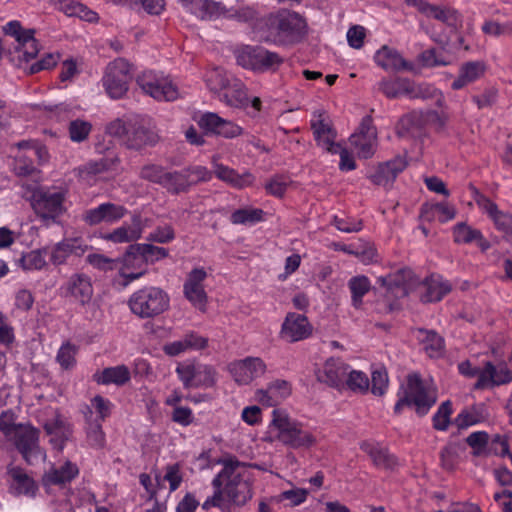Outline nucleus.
<instances>
[{
  "label": "nucleus",
  "instance_id": "a211bd4d",
  "mask_svg": "<svg viewBox=\"0 0 512 512\" xmlns=\"http://www.w3.org/2000/svg\"><path fill=\"white\" fill-rule=\"evenodd\" d=\"M349 141L357 149L360 158H371L377 146V132L369 117L362 120L357 133L350 136Z\"/></svg>",
  "mask_w": 512,
  "mask_h": 512
},
{
  "label": "nucleus",
  "instance_id": "c85d7f7f",
  "mask_svg": "<svg viewBox=\"0 0 512 512\" xmlns=\"http://www.w3.org/2000/svg\"><path fill=\"white\" fill-rule=\"evenodd\" d=\"M486 72L483 61H467L460 65L457 77L451 84L453 90H460L481 79Z\"/></svg>",
  "mask_w": 512,
  "mask_h": 512
},
{
  "label": "nucleus",
  "instance_id": "4468645a",
  "mask_svg": "<svg viewBox=\"0 0 512 512\" xmlns=\"http://www.w3.org/2000/svg\"><path fill=\"white\" fill-rule=\"evenodd\" d=\"M60 293L71 302L86 306L91 302L94 294L92 279L82 272L73 273L61 285Z\"/></svg>",
  "mask_w": 512,
  "mask_h": 512
},
{
  "label": "nucleus",
  "instance_id": "603ef678",
  "mask_svg": "<svg viewBox=\"0 0 512 512\" xmlns=\"http://www.w3.org/2000/svg\"><path fill=\"white\" fill-rule=\"evenodd\" d=\"M436 214L439 221L445 223L455 217L456 210L448 203H437L432 206L425 205L422 207L421 217L423 219L430 221Z\"/></svg>",
  "mask_w": 512,
  "mask_h": 512
},
{
  "label": "nucleus",
  "instance_id": "393cba45",
  "mask_svg": "<svg viewBox=\"0 0 512 512\" xmlns=\"http://www.w3.org/2000/svg\"><path fill=\"white\" fill-rule=\"evenodd\" d=\"M291 394L290 384L285 380H275L267 388L255 392V400L265 406H275Z\"/></svg>",
  "mask_w": 512,
  "mask_h": 512
},
{
  "label": "nucleus",
  "instance_id": "9b49d317",
  "mask_svg": "<svg viewBox=\"0 0 512 512\" xmlns=\"http://www.w3.org/2000/svg\"><path fill=\"white\" fill-rule=\"evenodd\" d=\"M132 75V65L127 60L118 58L110 62L102 78L108 96L112 99L122 98L129 89Z\"/></svg>",
  "mask_w": 512,
  "mask_h": 512
},
{
  "label": "nucleus",
  "instance_id": "c03bdc74",
  "mask_svg": "<svg viewBox=\"0 0 512 512\" xmlns=\"http://www.w3.org/2000/svg\"><path fill=\"white\" fill-rule=\"evenodd\" d=\"M378 89L388 98L409 96L412 92V82L407 78L383 79Z\"/></svg>",
  "mask_w": 512,
  "mask_h": 512
},
{
  "label": "nucleus",
  "instance_id": "8fccbe9b",
  "mask_svg": "<svg viewBox=\"0 0 512 512\" xmlns=\"http://www.w3.org/2000/svg\"><path fill=\"white\" fill-rule=\"evenodd\" d=\"M49 247L31 250L21 256L18 260L20 267L26 271L41 270L47 266L46 257Z\"/></svg>",
  "mask_w": 512,
  "mask_h": 512
},
{
  "label": "nucleus",
  "instance_id": "6e6552de",
  "mask_svg": "<svg viewBox=\"0 0 512 512\" xmlns=\"http://www.w3.org/2000/svg\"><path fill=\"white\" fill-rule=\"evenodd\" d=\"M28 465H33L46 458L40 446V431L30 423L19 424L18 429L7 439Z\"/></svg>",
  "mask_w": 512,
  "mask_h": 512
},
{
  "label": "nucleus",
  "instance_id": "13d9d810",
  "mask_svg": "<svg viewBox=\"0 0 512 512\" xmlns=\"http://www.w3.org/2000/svg\"><path fill=\"white\" fill-rule=\"evenodd\" d=\"M409 97L422 99L434 98L436 100V104L439 107H442L445 103L442 92L436 89L434 86L426 83L415 85L412 82V92L409 93Z\"/></svg>",
  "mask_w": 512,
  "mask_h": 512
},
{
  "label": "nucleus",
  "instance_id": "a878e982",
  "mask_svg": "<svg viewBox=\"0 0 512 512\" xmlns=\"http://www.w3.org/2000/svg\"><path fill=\"white\" fill-rule=\"evenodd\" d=\"M142 232V219L140 215H134L130 223H124L112 232L104 234L102 239L116 244L129 243L140 239Z\"/></svg>",
  "mask_w": 512,
  "mask_h": 512
},
{
  "label": "nucleus",
  "instance_id": "412c9836",
  "mask_svg": "<svg viewBox=\"0 0 512 512\" xmlns=\"http://www.w3.org/2000/svg\"><path fill=\"white\" fill-rule=\"evenodd\" d=\"M348 365L340 359L330 358L316 371L317 380L330 387L340 389L345 385Z\"/></svg>",
  "mask_w": 512,
  "mask_h": 512
},
{
  "label": "nucleus",
  "instance_id": "f3484780",
  "mask_svg": "<svg viewBox=\"0 0 512 512\" xmlns=\"http://www.w3.org/2000/svg\"><path fill=\"white\" fill-rule=\"evenodd\" d=\"M313 327L305 315L290 312L286 315L280 330V337L294 343L310 337Z\"/></svg>",
  "mask_w": 512,
  "mask_h": 512
},
{
  "label": "nucleus",
  "instance_id": "bf43d9fd",
  "mask_svg": "<svg viewBox=\"0 0 512 512\" xmlns=\"http://www.w3.org/2000/svg\"><path fill=\"white\" fill-rule=\"evenodd\" d=\"M222 122H224V118L213 112H205L197 120V124L201 129L217 136H219V132L222 129Z\"/></svg>",
  "mask_w": 512,
  "mask_h": 512
},
{
  "label": "nucleus",
  "instance_id": "338daca9",
  "mask_svg": "<svg viewBox=\"0 0 512 512\" xmlns=\"http://www.w3.org/2000/svg\"><path fill=\"white\" fill-rule=\"evenodd\" d=\"M345 384L352 390L366 391L369 388V379L367 375L361 371L350 370L348 366V375Z\"/></svg>",
  "mask_w": 512,
  "mask_h": 512
},
{
  "label": "nucleus",
  "instance_id": "a18cd8bd",
  "mask_svg": "<svg viewBox=\"0 0 512 512\" xmlns=\"http://www.w3.org/2000/svg\"><path fill=\"white\" fill-rule=\"evenodd\" d=\"M18 153L15 156L13 169L18 176H29L36 171L34 158L29 154V142L18 143Z\"/></svg>",
  "mask_w": 512,
  "mask_h": 512
},
{
  "label": "nucleus",
  "instance_id": "5701e85b",
  "mask_svg": "<svg viewBox=\"0 0 512 512\" xmlns=\"http://www.w3.org/2000/svg\"><path fill=\"white\" fill-rule=\"evenodd\" d=\"M9 491L16 496H35L38 486L34 479L21 467L8 466L7 468Z\"/></svg>",
  "mask_w": 512,
  "mask_h": 512
},
{
  "label": "nucleus",
  "instance_id": "473e14b6",
  "mask_svg": "<svg viewBox=\"0 0 512 512\" xmlns=\"http://www.w3.org/2000/svg\"><path fill=\"white\" fill-rule=\"evenodd\" d=\"M49 3L69 17L77 16L91 23H95L99 20L98 14L82 4L79 0H49Z\"/></svg>",
  "mask_w": 512,
  "mask_h": 512
},
{
  "label": "nucleus",
  "instance_id": "2f4dec72",
  "mask_svg": "<svg viewBox=\"0 0 512 512\" xmlns=\"http://www.w3.org/2000/svg\"><path fill=\"white\" fill-rule=\"evenodd\" d=\"M44 430L50 437L49 442L51 445L58 450L64 448L65 443L71 438L73 433L71 424L65 422L60 417L47 421L44 424Z\"/></svg>",
  "mask_w": 512,
  "mask_h": 512
},
{
  "label": "nucleus",
  "instance_id": "0eeeda50",
  "mask_svg": "<svg viewBox=\"0 0 512 512\" xmlns=\"http://www.w3.org/2000/svg\"><path fill=\"white\" fill-rule=\"evenodd\" d=\"M136 83L145 94L158 101H174L179 97L177 84L160 71L144 70L136 76Z\"/></svg>",
  "mask_w": 512,
  "mask_h": 512
},
{
  "label": "nucleus",
  "instance_id": "f03ea898",
  "mask_svg": "<svg viewBox=\"0 0 512 512\" xmlns=\"http://www.w3.org/2000/svg\"><path fill=\"white\" fill-rule=\"evenodd\" d=\"M216 476L223 481L226 496L232 504L242 506L252 498V479L246 463L236 458L225 459L222 470Z\"/></svg>",
  "mask_w": 512,
  "mask_h": 512
},
{
  "label": "nucleus",
  "instance_id": "3c124183",
  "mask_svg": "<svg viewBox=\"0 0 512 512\" xmlns=\"http://www.w3.org/2000/svg\"><path fill=\"white\" fill-rule=\"evenodd\" d=\"M348 288L351 292L352 306L356 309L361 308L363 297L370 291V280L364 276H354L348 281Z\"/></svg>",
  "mask_w": 512,
  "mask_h": 512
},
{
  "label": "nucleus",
  "instance_id": "bb28decb",
  "mask_svg": "<svg viewBox=\"0 0 512 512\" xmlns=\"http://www.w3.org/2000/svg\"><path fill=\"white\" fill-rule=\"evenodd\" d=\"M421 300L423 302H437L447 295L452 285L439 274H432L421 284Z\"/></svg>",
  "mask_w": 512,
  "mask_h": 512
},
{
  "label": "nucleus",
  "instance_id": "a19ab883",
  "mask_svg": "<svg viewBox=\"0 0 512 512\" xmlns=\"http://www.w3.org/2000/svg\"><path fill=\"white\" fill-rule=\"evenodd\" d=\"M94 380L102 385L114 384L122 386L130 380V371L125 365L108 367L101 372L95 373Z\"/></svg>",
  "mask_w": 512,
  "mask_h": 512
},
{
  "label": "nucleus",
  "instance_id": "774afa93",
  "mask_svg": "<svg viewBox=\"0 0 512 512\" xmlns=\"http://www.w3.org/2000/svg\"><path fill=\"white\" fill-rule=\"evenodd\" d=\"M186 173V177L188 178L189 187L195 185L199 182H207L212 178V172L209 171L206 167L195 165L190 166L184 169Z\"/></svg>",
  "mask_w": 512,
  "mask_h": 512
},
{
  "label": "nucleus",
  "instance_id": "58836bf2",
  "mask_svg": "<svg viewBox=\"0 0 512 512\" xmlns=\"http://www.w3.org/2000/svg\"><path fill=\"white\" fill-rule=\"evenodd\" d=\"M79 473L76 464L66 461L64 464L52 467L44 475V482L47 485H61L73 480Z\"/></svg>",
  "mask_w": 512,
  "mask_h": 512
},
{
  "label": "nucleus",
  "instance_id": "20e7f679",
  "mask_svg": "<svg viewBox=\"0 0 512 512\" xmlns=\"http://www.w3.org/2000/svg\"><path fill=\"white\" fill-rule=\"evenodd\" d=\"M398 396L394 406L395 413H400L404 406H414L419 415H425L436 402L434 392L416 373L408 375L407 386Z\"/></svg>",
  "mask_w": 512,
  "mask_h": 512
},
{
  "label": "nucleus",
  "instance_id": "ddd939ff",
  "mask_svg": "<svg viewBox=\"0 0 512 512\" xmlns=\"http://www.w3.org/2000/svg\"><path fill=\"white\" fill-rule=\"evenodd\" d=\"M2 30L5 35L15 40L14 49L23 57V60L28 62L37 56L39 48L34 29L24 28L19 21L12 20L7 22Z\"/></svg>",
  "mask_w": 512,
  "mask_h": 512
},
{
  "label": "nucleus",
  "instance_id": "c9c22d12",
  "mask_svg": "<svg viewBox=\"0 0 512 512\" xmlns=\"http://www.w3.org/2000/svg\"><path fill=\"white\" fill-rule=\"evenodd\" d=\"M206 345V338L195 333H189L179 340L167 343L163 350L169 356H178L187 351L203 349Z\"/></svg>",
  "mask_w": 512,
  "mask_h": 512
},
{
  "label": "nucleus",
  "instance_id": "9d476101",
  "mask_svg": "<svg viewBox=\"0 0 512 512\" xmlns=\"http://www.w3.org/2000/svg\"><path fill=\"white\" fill-rule=\"evenodd\" d=\"M176 373L187 389L211 388L217 383L218 373L210 365L196 361H183L176 367Z\"/></svg>",
  "mask_w": 512,
  "mask_h": 512
},
{
  "label": "nucleus",
  "instance_id": "7ed1b4c3",
  "mask_svg": "<svg viewBox=\"0 0 512 512\" xmlns=\"http://www.w3.org/2000/svg\"><path fill=\"white\" fill-rule=\"evenodd\" d=\"M270 435L286 446L294 449L310 448L316 443V437L293 420L284 409H274L269 424Z\"/></svg>",
  "mask_w": 512,
  "mask_h": 512
},
{
  "label": "nucleus",
  "instance_id": "37998d69",
  "mask_svg": "<svg viewBox=\"0 0 512 512\" xmlns=\"http://www.w3.org/2000/svg\"><path fill=\"white\" fill-rule=\"evenodd\" d=\"M417 339L422 349L431 358H438L443 353L444 340L434 331L419 329L417 331Z\"/></svg>",
  "mask_w": 512,
  "mask_h": 512
},
{
  "label": "nucleus",
  "instance_id": "69168bd1",
  "mask_svg": "<svg viewBox=\"0 0 512 512\" xmlns=\"http://www.w3.org/2000/svg\"><path fill=\"white\" fill-rule=\"evenodd\" d=\"M452 414V404L450 401L443 402L433 416V426L435 429L445 431L450 423Z\"/></svg>",
  "mask_w": 512,
  "mask_h": 512
},
{
  "label": "nucleus",
  "instance_id": "4be33fe9",
  "mask_svg": "<svg viewBox=\"0 0 512 512\" xmlns=\"http://www.w3.org/2000/svg\"><path fill=\"white\" fill-rule=\"evenodd\" d=\"M206 277L207 273L203 268H195L188 274L184 283L185 297L199 309L205 306L207 300L203 285Z\"/></svg>",
  "mask_w": 512,
  "mask_h": 512
},
{
  "label": "nucleus",
  "instance_id": "4d7b16f0",
  "mask_svg": "<svg viewBox=\"0 0 512 512\" xmlns=\"http://www.w3.org/2000/svg\"><path fill=\"white\" fill-rule=\"evenodd\" d=\"M117 260L119 261V266L118 268H116V270H119V268H125L128 271L145 270V261L143 259V255L140 254V251H138L137 245L130 246L126 253L123 255V257Z\"/></svg>",
  "mask_w": 512,
  "mask_h": 512
},
{
  "label": "nucleus",
  "instance_id": "f8f14e48",
  "mask_svg": "<svg viewBox=\"0 0 512 512\" xmlns=\"http://www.w3.org/2000/svg\"><path fill=\"white\" fill-rule=\"evenodd\" d=\"M237 64L253 71H266L277 67L281 57L261 46L243 45L235 50Z\"/></svg>",
  "mask_w": 512,
  "mask_h": 512
},
{
  "label": "nucleus",
  "instance_id": "79ce46f5",
  "mask_svg": "<svg viewBox=\"0 0 512 512\" xmlns=\"http://www.w3.org/2000/svg\"><path fill=\"white\" fill-rule=\"evenodd\" d=\"M412 277V272L407 269L399 270L395 273L388 274L387 276H380L377 278V283L386 287L389 291L396 290V296L406 295V285Z\"/></svg>",
  "mask_w": 512,
  "mask_h": 512
},
{
  "label": "nucleus",
  "instance_id": "09e8293b",
  "mask_svg": "<svg viewBox=\"0 0 512 512\" xmlns=\"http://www.w3.org/2000/svg\"><path fill=\"white\" fill-rule=\"evenodd\" d=\"M212 486L214 488V493L211 497H208L202 504V508L204 510H209L211 508H219L223 512L229 510L231 501L226 496L225 488L223 486V481H219V478L215 476L212 480Z\"/></svg>",
  "mask_w": 512,
  "mask_h": 512
},
{
  "label": "nucleus",
  "instance_id": "cd10ccee",
  "mask_svg": "<svg viewBox=\"0 0 512 512\" xmlns=\"http://www.w3.org/2000/svg\"><path fill=\"white\" fill-rule=\"evenodd\" d=\"M373 59L379 67L386 71H401L412 68L411 63L407 62L398 50L387 45L378 49Z\"/></svg>",
  "mask_w": 512,
  "mask_h": 512
},
{
  "label": "nucleus",
  "instance_id": "680f3d73",
  "mask_svg": "<svg viewBox=\"0 0 512 512\" xmlns=\"http://www.w3.org/2000/svg\"><path fill=\"white\" fill-rule=\"evenodd\" d=\"M86 261L93 268L103 272L116 270V268H118L119 266V261L117 259H112L99 253L88 254L86 257Z\"/></svg>",
  "mask_w": 512,
  "mask_h": 512
},
{
  "label": "nucleus",
  "instance_id": "e2e57ef3",
  "mask_svg": "<svg viewBox=\"0 0 512 512\" xmlns=\"http://www.w3.org/2000/svg\"><path fill=\"white\" fill-rule=\"evenodd\" d=\"M77 353V347L70 342L62 344L59 348L56 359L60 366L64 369L72 368L75 363V356Z\"/></svg>",
  "mask_w": 512,
  "mask_h": 512
},
{
  "label": "nucleus",
  "instance_id": "f704fd0d",
  "mask_svg": "<svg viewBox=\"0 0 512 512\" xmlns=\"http://www.w3.org/2000/svg\"><path fill=\"white\" fill-rule=\"evenodd\" d=\"M360 448L371 458L375 466L383 469H392L396 464V458L389 453L388 449L374 441H364Z\"/></svg>",
  "mask_w": 512,
  "mask_h": 512
},
{
  "label": "nucleus",
  "instance_id": "5fc2aeb1",
  "mask_svg": "<svg viewBox=\"0 0 512 512\" xmlns=\"http://www.w3.org/2000/svg\"><path fill=\"white\" fill-rule=\"evenodd\" d=\"M112 165V161L108 160L106 158H101L99 160H92L84 165L77 168L78 176L86 181L87 183H90L91 179L108 170Z\"/></svg>",
  "mask_w": 512,
  "mask_h": 512
},
{
  "label": "nucleus",
  "instance_id": "864d4df0",
  "mask_svg": "<svg viewBox=\"0 0 512 512\" xmlns=\"http://www.w3.org/2000/svg\"><path fill=\"white\" fill-rule=\"evenodd\" d=\"M188 178L186 177L185 170L173 171L165 173L162 187L168 192L173 194H179L189 189Z\"/></svg>",
  "mask_w": 512,
  "mask_h": 512
},
{
  "label": "nucleus",
  "instance_id": "b1692460",
  "mask_svg": "<svg viewBox=\"0 0 512 512\" xmlns=\"http://www.w3.org/2000/svg\"><path fill=\"white\" fill-rule=\"evenodd\" d=\"M512 381V371L504 364L493 365L487 362L479 372V379L475 383L476 389H483L489 386H500Z\"/></svg>",
  "mask_w": 512,
  "mask_h": 512
},
{
  "label": "nucleus",
  "instance_id": "4c0bfd02",
  "mask_svg": "<svg viewBox=\"0 0 512 512\" xmlns=\"http://www.w3.org/2000/svg\"><path fill=\"white\" fill-rule=\"evenodd\" d=\"M213 171L216 177L235 188H244L252 184L253 177L249 173L238 174L234 169L220 164L216 157L212 161Z\"/></svg>",
  "mask_w": 512,
  "mask_h": 512
},
{
  "label": "nucleus",
  "instance_id": "f257e3e1",
  "mask_svg": "<svg viewBox=\"0 0 512 512\" xmlns=\"http://www.w3.org/2000/svg\"><path fill=\"white\" fill-rule=\"evenodd\" d=\"M107 133L117 137L129 149L141 150L155 145L159 136L149 118H132L127 121L116 119L107 126Z\"/></svg>",
  "mask_w": 512,
  "mask_h": 512
},
{
  "label": "nucleus",
  "instance_id": "aec40b11",
  "mask_svg": "<svg viewBox=\"0 0 512 512\" xmlns=\"http://www.w3.org/2000/svg\"><path fill=\"white\" fill-rule=\"evenodd\" d=\"M126 213L127 210L125 207L111 202H106L95 208L86 210L83 213L82 219L90 226H95L103 222L112 224L123 218Z\"/></svg>",
  "mask_w": 512,
  "mask_h": 512
},
{
  "label": "nucleus",
  "instance_id": "e433bc0d",
  "mask_svg": "<svg viewBox=\"0 0 512 512\" xmlns=\"http://www.w3.org/2000/svg\"><path fill=\"white\" fill-rule=\"evenodd\" d=\"M218 98L221 102L233 108H245L250 102L245 85L236 78L218 95Z\"/></svg>",
  "mask_w": 512,
  "mask_h": 512
},
{
  "label": "nucleus",
  "instance_id": "c756f323",
  "mask_svg": "<svg viewBox=\"0 0 512 512\" xmlns=\"http://www.w3.org/2000/svg\"><path fill=\"white\" fill-rule=\"evenodd\" d=\"M87 249L88 246L83 245L79 239H64L49 248L48 255L52 264L62 265L70 255L81 256Z\"/></svg>",
  "mask_w": 512,
  "mask_h": 512
},
{
  "label": "nucleus",
  "instance_id": "ea45409f",
  "mask_svg": "<svg viewBox=\"0 0 512 512\" xmlns=\"http://www.w3.org/2000/svg\"><path fill=\"white\" fill-rule=\"evenodd\" d=\"M489 418V412L485 404L479 403L462 410L456 417L459 428H467L485 422Z\"/></svg>",
  "mask_w": 512,
  "mask_h": 512
},
{
  "label": "nucleus",
  "instance_id": "0e129e2a",
  "mask_svg": "<svg viewBox=\"0 0 512 512\" xmlns=\"http://www.w3.org/2000/svg\"><path fill=\"white\" fill-rule=\"evenodd\" d=\"M489 441V435L485 431H476L471 433L467 438V444L473 449L475 456L485 454Z\"/></svg>",
  "mask_w": 512,
  "mask_h": 512
},
{
  "label": "nucleus",
  "instance_id": "dca6fc26",
  "mask_svg": "<svg viewBox=\"0 0 512 512\" xmlns=\"http://www.w3.org/2000/svg\"><path fill=\"white\" fill-rule=\"evenodd\" d=\"M310 125L317 145L328 153L340 144L335 142L337 133L329 116L324 111H314Z\"/></svg>",
  "mask_w": 512,
  "mask_h": 512
},
{
  "label": "nucleus",
  "instance_id": "6e6d98bb",
  "mask_svg": "<svg viewBox=\"0 0 512 512\" xmlns=\"http://www.w3.org/2000/svg\"><path fill=\"white\" fill-rule=\"evenodd\" d=\"M264 211L259 208H243L234 211L230 220L233 224L253 225L264 220Z\"/></svg>",
  "mask_w": 512,
  "mask_h": 512
},
{
  "label": "nucleus",
  "instance_id": "052dcab7",
  "mask_svg": "<svg viewBox=\"0 0 512 512\" xmlns=\"http://www.w3.org/2000/svg\"><path fill=\"white\" fill-rule=\"evenodd\" d=\"M91 129L90 122L81 119L73 120L68 127L69 137L73 142H83L89 136Z\"/></svg>",
  "mask_w": 512,
  "mask_h": 512
},
{
  "label": "nucleus",
  "instance_id": "72a5a7b5",
  "mask_svg": "<svg viewBox=\"0 0 512 512\" xmlns=\"http://www.w3.org/2000/svg\"><path fill=\"white\" fill-rule=\"evenodd\" d=\"M453 238L458 244H470L474 242L483 252L487 251L491 246L480 230L473 228L465 222L457 223L453 227Z\"/></svg>",
  "mask_w": 512,
  "mask_h": 512
},
{
  "label": "nucleus",
  "instance_id": "7c9ffc66",
  "mask_svg": "<svg viewBox=\"0 0 512 512\" xmlns=\"http://www.w3.org/2000/svg\"><path fill=\"white\" fill-rule=\"evenodd\" d=\"M406 166V159L398 156L390 161L380 164L376 171L370 175V179L376 185L386 186L393 182L397 175L401 173Z\"/></svg>",
  "mask_w": 512,
  "mask_h": 512
},
{
  "label": "nucleus",
  "instance_id": "6ab92c4d",
  "mask_svg": "<svg viewBox=\"0 0 512 512\" xmlns=\"http://www.w3.org/2000/svg\"><path fill=\"white\" fill-rule=\"evenodd\" d=\"M405 2L415 7L424 16L436 19L449 27L455 28L460 22L457 11L448 6L434 5L426 0H405Z\"/></svg>",
  "mask_w": 512,
  "mask_h": 512
},
{
  "label": "nucleus",
  "instance_id": "2eb2a0df",
  "mask_svg": "<svg viewBox=\"0 0 512 512\" xmlns=\"http://www.w3.org/2000/svg\"><path fill=\"white\" fill-rule=\"evenodd\" d=\"M227 371L238 385H249L261 378L267 371L266 363L260 357L248 356L234 360L227 366Z\"/></svg>",
  "mask_w": 512,
  "mask_h": 512
},
{
  "label": "nucleus",
  "instance_id": "39448f33",
  "mask_svg": "<svg viewBox=\"0 0 512 512\" xmlns=\"http://www.w3.org/2000/svg\"><path fill=\"white\" fill-rule=\"evenodd\" d=\"M132 313L140 318H152L160 315L169 307V297L160 288L144 287L134 292L128 301Z\"/></svg>",
  "mask_w": 512,
  "mask_h": 512
},
{
  "label": "nucleus",
  "instance_id": "49530a36",
  "mask_svg": "<svg viewBox=\"0 0 512 512\" xmlns=\"http://www.w3.org/2000/svg\"><path fill=\"white\" fill-rule=\"evenodd\" d=\"M85 442L93 449H102L106 444L105 433L102 430L101 422L92 419V411L89 409V415L86 414Z\"/></svg>",
  "mask_w": 512,
  "mask_h": 512
},
{
  "label": "nucleus",
  "instance_id": "de8ad7c7",
  "mask_svg": "<svg viewBox=\"0 0 512 512\" xmlns=\"http://www.w3.org/2000/svg\"><path fill=\"white\" fill-rule=\"evenodd\" d=\"M204 80L208 89L212 93L219 95L235 78L228 74L223 68L214 67L206 72Z\"/></svg>",
  "mask_w": 512,
  "mask_h": 512
},
{
  "label": "nucleus",
  "instance_id": "1a4fd4ad",
  "mask_svg": "<svg viewBox=\"0 0 512 512\" xmlns=\"http://www.w3.org/2000/svg\"><path fill=\"white\" fill-rule=\"evenodd\" d=\"M66 194L63 190L55 188H38L33 191L31 206L44 221H55L65 212Z\"/></svg>",
  "mask_w": 512,
  "mask_h": 512
},
{
  "label": "nucleus",
  "instance_id": "423d86ee",
  "mask_svg": "<svg viewBox=\"0 0 512 512\" xmlns=\"http://www.w3.org/2000/svg\"><path fill=\"white\" fill-rule=\"evenodd\" d=\"M269 34L266 41L282 43L286 40H295L305 32L306 22L296 12L281 10L268 19Z\"/></svg>",
  "mask_w": 512,
  "mask_h": 512
}]
</instances>
